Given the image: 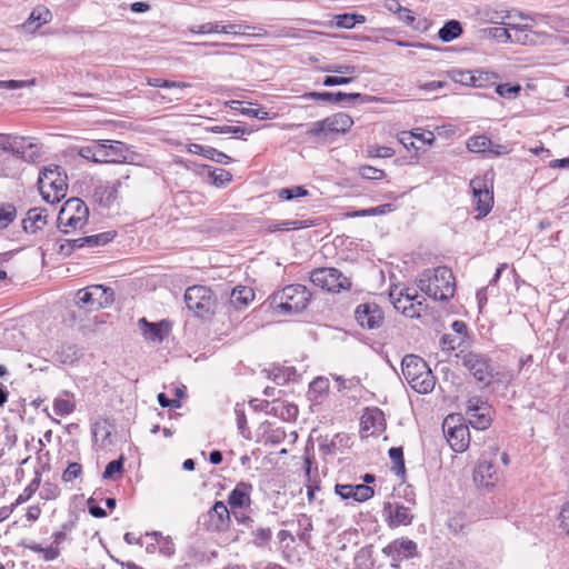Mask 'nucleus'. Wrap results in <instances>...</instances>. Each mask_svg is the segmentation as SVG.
<instances>
[{
    "instance_id": "27",
    "label": "nucleus",
    "mask_w": 569,
    "mask_h": 569,
    "mask_svg": "<svg viewBox=\"0 0 569 569\" xmlns=\"http://www.w3.org/2000/svg\"><path fill=\"white\" fill-rule=\"evenodd\" d=\"M109 162L123 163L128 161L129 148L126 143L117 140H103Z\"/></svg>"
},
{
    "instance_id": "42",
    "label": "nucleus",
    "mask_w": 569,
    "mask_h": 569,
    "mask_svg": "<svg viewBox=\"0 0 569 569\" xmlns=\"http://www.w3.org/2000/svg\"><path fill=\"white\" fill-rule=\"evenodd\" d=\"M40 482H41V475L39 472H36V477L23 490V493H21L18 497L17 505H20V503L29 500L33 496V493L39 489Z\"/></svg>"
},
{
    "instance_id": "2",
    "label": "nucleus",
    "mask_w": 569,
    "mask_h": 569,
    "mask_svg": "<svg viewBox=\"0 0 569 569\" xmlns=\"http://www.w3.org/2000/svg\"><path fill=\"white\" fill-rule=\"evenodd\" d=\"M401 368L406 381L415 391L425 395L433 390L436 379L422 358L407 355L401 361Z\"/></svg>"
},
{
    "instance_id": "31",
    "label": "nucleus",
    "mask_w": 569,
    "mask_h": 569,
    "mask_svg": "<svg viewBox=\"0 0 569 569\" xmlns=\"http://www.w3.org/2000/svg\"><path fill=\"white\" fill-rule=\"evenodd\" d=\"M462 33V27L459 21L450 20L439 30L438 36L443 42H450Z\"/></svg>"
},
{
    "instance_id": "57",
    "label": "nucleus",
    "mask_w": 569,
    "mask_h": 569,
    "mask_svg": "<svg viewBox=\"0 0 569 569\" xmlns=\"http://www.w3.org/2000/svg\"><path fill=\"white\" fill-rule=\"evenodd\" d=\"M520 86L519 84H516V86H511L509 83H502V84H498L496 87V92L500 96V97H505V98H511V97H515L516 94L519 93L520 91Z\"/></svg>"
},
{
    "instance_id": "7",
    "label": "nucleus",
    "mask_w": 569,
    "mask_h": 569,
    "mask_svg": "<svg viewBox=\"0 0 569 569\" xmlns=\"http://www.w3.org/2000/svg\"><path fill=\"white\" fill-rule=\"evenodd\" d=\"M184 301L197 317L206 318L213 312L216 303L212 291L204 286H192L186 290Z\"/></svg>"
},
{
    "instance_id": "1",
    "label": "nucleus",
    "mask_w": 569,
    "mask_h": 569,
    "mask_svg": "<svg viewBox=\"0 0 569 569\" xmlns=\"http://www.w3.org/2000/svg\"><path fill=\"white\" fill-rule=\"evenodd\" d=\"M418 286L428 297L439 301L449 300L456 291L452 271L447 267L426 269L419 278Z\"/></svg>"
},
{
    "instance_id": "34",
    "label": "nucleus",
    "mask_w": 569,
    "mask_h": 569,
    "mask_svg": "<svg viewBox=\"0 0 569 569\" xmlns=\"http://www.w3.org/2000/svg\"><path fill=\"white\" fill-rule=\"evenodd\" d=\"M51 19V12L46 7H38L30 13L24 27L31 29L33 22H38L33 30L38 29L41 24L47 23Z\"/></svg>"
},
{
    "instance_id": "53",
    "label": "nucleus",
    "mask_w": 569,
    "mask_h": 569,
    "mask_svg": "<svg viewBox=\"0 0 569 569\" xmlns=\"http://www.w3.org/2000/svg\"><path fill=\"white\" fill-rule=\"evenodd\" d=\"M487 34L498 41L509 42L510 30L508 26L506 28L493 27L485 30Z\"/></svg>"
},
{
    "instance_id": "15",
    "label": "nucleus",
    "mask_w": 569,
    "mask_h": 569,
    "mask_svg": "<svg viewBox=\"0 0 569 569\" xmlns=\"http://www.w3.org/2000/svg\"><path fill=\"white\" fill-rule=\"evenodd\" d=\"M383 515L390 528L409 526L413 520L410 509L398 502H385Z\"/></svg>"
},
{
    "instance_id": "23",
    "label": "nucleus",
    "mask_w": 569,
    "mask_h": 569,
    "mask_svg": "<svg viewBox=\"0 0 569 569\" xmlns=\"http://www.w3.org/2000/svg\"><path fill=\"white\" fill-rule=\"evenodd\" d=\"M383 426V415L380 410L368 412L361 417V431L366 437L379 433Z\"/></svg>"
},
{
    "instance_id": "13",
    "label": "nucleus",
    "mask_w": 569,
    "mask_h": 569,
    "mask_svg": "<svg viewBox=\"0 0 569 569\" xmlns=\"http://www.w3.org/2000/svg\"><path fill=\"white\" fill-rule=\"evenodd\" d=\"M355 318L360 327L368 330L380 328L385 320L383 312L376 302H363L357 306Z\"/></svg>"
},
{
    "instance_id": "48",
    "label": "nucleus",
    "mask_w": 569,
    "mask_h": 569,
    "mask_svg": "<svg viewBox=\"0 0 569 569\" xmlns=\"http://www.w3.org/2000/svg\"><path fill=\"white\" fill-rule=\"evenodd\" d=\"M451 78L461 84L465 86H471L475 84V77L473 71H467V70H453L451 72Z\"/></svg>"
},
{
    "instance_id": "30",
    "label": "nucleus",
    "mask_w": 569,
    "mask_h": 569,
    "mask_svg": "<svg viewBox=\"0 0 569 569\" xmlns=\"http://www.w3.org/2000/svg\"><path fill=\"white\" fill-rule=\"evenodd\" d=\"M253 299L254 291L249 287H237L230 296V302L237 309L247 307Z\"/></svg>"
},
{
    "instance_id": "29",
    "label": "nucleus",
    "mask_w": 569,
    "mask_h": 569,
    "mask_svg": "<svg viewBox=\"0 0 569 569\" xmlns=\"http://www.w3.org/2000/svg\"><path fill=\"white\" fill-rule=\"evenodd\" d=\"M43 210L33 208L27 212V218L22 220L24 231L34 233L47 223V216L42 214Z\"/></svg>"
},
{
    "instance_id": "4",
    "label": "nucleus",
    "mask_w": 569,
    "mask_h": 569,
    "mask_svg": "<svg viewBox=\"0 0 569 569\" xmlns=\"http://www.w3.org/2000/svg\"><path fill=\"white\" fill-rule=\"evenodd\" d=\"M89 220V208L79 198H70L67 200L58 214V228L63 233L71 230H82Z\"/></svg>"
},
{
    "instance_id": "54",
    "label": "nucleus",
    "mask_w": 569,
    "mask_h": 569,
    "mask_svg": "<svg viewBox=\"0 0 569 569\" xmlns=\"http://www.w3.org/2000/svg\"><path fill=\"white\" fill-rule=\"evenodd\" d=\"M480 410H491L490 406L480 397H472L467 401V415L479 412Z\"/></svg>"
},
{
    "instance_id": "21",
    "label": "nucleus",
    "mask_w": 569,
    "mask_h": 569,
    "mask_svg": "<svg viewBox=\"0 0 569 569\" xmlns=\"http://www.w3.org/2000/svg\"><path fill=\"white\" fill-rule=\"evenodd\" d=\"M532 27L533 24L508 23L510 30L509 42L525 46L536 43L535 37L537 33L532 31Z\"/></svg>"
},
{
    "instance_id": "56",
    "label": "nucleus",
    "mask_w": 569,
    "mask_h": 569,
    "mask_svg": "<svg viewBox=\"0 0 569 569\" xmlns=\"http://www.w3.org/2000/svg\"><path fill=\"white\" fill-rule=\"evenodd\" d=\"M122 468H123V461H122L121 458L110 461L106 466V469L103 471V475H102L103 479H111V478H113V476L116 473H120L122 471Z\"/></svg>"
},
{
    "instance_id": "11",
    "label": "nucleus",
    "mask_w": 569,
    "mask_h": 569,
    "mask_svg": "<svg viewBox=\"0 0 569 569\" xmlns=\"http://www.w3.org/2000/svg\"><path fill=\"white\" fill-rule=\"evenodd\" d=\"M477 219L486 217L493 206V192L489 189L486 179L476 177L470 181Z\"/></svg>"
},
{
    "instance_id": "61",
    "label": "nucleus",
    "mask_w": 569,
    "mask_h": 569,
    "mask_svg": "<svg viewBox=\"0 0 569 569\" xmlns=\"http://www.w3.org/2000/svg\"><path fill=\"white\" fill-rule=\"evenodd\" d=\"M249 29H253V27L246 26V24H238V23H232V24H227V26L221 27V31L224 33H232V34H240V36L247 34L246 30H249Z\"/></svg>"
},
{
    "instance_id": "41",
    "label": "nucleus",
    "mask_w": 569,
    "mask_h": 569,
    "mask_svg": "<svg viewBox=\"0 0 569 569\" xmlns=\"http://www.w3.org/2000/svg\"><path fill=\"white\" fill-rule=\"evenodd\" d=\"M74 410V403L66 398H57L53 401V411L57 416H68Z\"/></svg>"
},
{
    "instance_id": "6",
    "label": "nucleus",
    "mask_w": 569,
    "mask_h": 569,
    "mask_svg": "<svg viewBox=\"0 0 569 569\" xmlns=\"http://www.w3.org/2000/svg\"><path fill=\"white\" fill-rule=\"evenodd\" d=\"M457 357L477 381L482 382L485 386L490 385L493 378V367L486 355L475 351H461Z\"/></svg>"
},
{
    "instance_id": "35",
    "label": "nucleus",
    "mask_w": 569,
    "mask_h": 569,
    "mask_svg": "<svg viewBox=\"0 0 569 569\" xmlns=\"http://www.w3.org/2000/svg\"><path fill=\"white\" fill-rule=\"evenodd\" d=\"M327 96H329V99H326V102H332V103H340L342 101H356L360 100L361 102H368L370 100V97L363 96L358 92L352 93H346V92H326Z\"/></svg>"
},
{
    "instance_id": "12",
    "label": "nucleus",
    "mask_w": 569,
    "mask_h": 569,
    "mask_svg": "<svg viewBox=\"0 0 569 569\" xmlns=\"http://www.w3.org/2000/svg\"><path fill=\"white\" fill-rule=\"evenodd\" d=\"M203 527L210 532H221L230 525V513L223 501H216L207 513L202 516Z\"/></svg>"
},
{
    "instance_id": "37",
    "label": "nucleus",
    "mask_w": 569,
    "mask_h": 569,
    "mask_svg": "<svg viewBox=\"0 0 569 569\" xmlns=\"http://www.w3.org/2000/svg\"><path fill=\"white\" fill-rule=\"evenodd\" d=\"M67 177L64 172H62L59 166H50L44 168L39 176L38 179V188L46 184V181H56L58 178Z\"/></svg>"
},
{
    "instance_id": "20",
    "label": "nucleus",
    "mask_w": 569,
    "mask_h": 569,
    "mask_svg": "<svg viewBox=\"0 0 569 569\" xmlns=\"http://www.w3.org/2000/svg\"><path fill=\"white\" fill-rule=\"evenodd\" d=\"M252 485L241 481L231 490L228 496V503L232 509L246 508L251 505Z\"/></svg>"
},
{
    "instance_id": "14",
    "label": "nucleus",
    "mask_w": 569,
    "mask_h": 569,
    "mask_svg": "<svg viewBox=\"0 0 569 569\" xmlns=\"http://www.w3.org/2000/svg\"><path fill=\"white\" fill-rule=\"evenodd\" d=\"M382 552L391 558L393 569H399V562L417 556V545L409 539H396L382 549Z\"/></svg>"
},
{
    "instance_id": "3",
    "label": "nucleus",
    "mask_w": 569,
    "mask_h": 569,
    "mask_svg": "<svg viewBox=\"0 0 569 569\" xmlns=\"http://www.w3.org/2000/svg\"><path fill=\"white\" fill-rule=\"evenodd\" d=\"M310 298L311 293L306 286L289 284L271 296V305L283 313H297L307 308Z\"/></svg>"
},
{
    "instance_id": "49",
    "label": "nucleus",
    "mask_w": 569,
    "mask_h": 569,
    "mask_svg": "<svg viewBox=\"0 0 569 569\" xmlns=\"http://www.w3.org/2000/svg\"><path fill=\"white\" fill-rule=\"evenodd\" d=\"M148 84L152 86V87H160V88H180V89L190 87V84L187 82L168 81V80H162L159 78H149Z\"/></svg>"
},
{
    "instance_id": "33",
    "label": "nucleus",
    "mask_w": 569,
    "mask_h": 569,
    "mask_svg": "<svg viewBox=\"0 0 569 569\" xmlns=\"http://www.w3.org/2000/svg\"><path fill=\"white\" fill-rule=\"evenodd\" d=\"M467 416L471 427L478 430H485L491 423L490 410H480L479 412L475 411Z\"/></svg>"
},
{
    "instance_id": "40",
    "label": "nucleus",
    "mask_w": 569,
    "mask_h": 569,
    "mask_svg": "<svg viewBox=\"0 0 569 569\" xmlns=\"http://www.w3.org/2000/svg\"><path fill=\"white\" fill-rule=\"evenodd\" d=\"M209 174L212 178V182L217 187H224L232 180V174L220 168L208 167Z\"/></svg>"
},
{
    "instance_id": "38",
    "label": "nucleus",
    "mask_w": 569,
    "mask_h": 569,
    "mask_svg": "<svg viewBox=\"0 0 569 569\" xmlns=\"http://www.w3.org/2000/svg\"><path fill=\"white\" fill-rule=\"evenodd\" d=\"M116 236L113 231H107L98 234L83 237V241L86 242V247L94 248L109 243Z\"/></svg>"
},
{
    "instance_id": "60",
    "label": "nucleus",
    "mask_w": 569,
    "mask_h": 569,
    "mask_svg": "<svg viewBox=\"0 0 569 569\" xmlns=\"http://www.w3.org/2000/svg\"><path fill=\"white\" fill-rule=\"evenodd\" d=\"M353 77H338V76H327L323 79V86L326 87H335L342 86L351 82Z\"/></svg>"
},
{
    "instance_id": "64",
    "label": "nucleus",
    "mask_w": 569,
    "mask_h": 569,
    "mask_svg": "<svg viewBox=\"0 0 569 569\" xmlns=\"http://www.w3.org/2000/svg\"><path fill=\"white\" fill-rule=\"evenodd\" d=\"M395 210L393 204L391 203H385L378 207L369 208L367 209V217L370 216H378V214H386Z\"/></svg>"
},
{
    "instance_id": "62",
    "label": "nucleus",
    "mask_w": 569,
    "mask_h": 569,
    "mask_svg": "<svg viewBox=\"0 0 569 569\" xmlns=\"http://www.w3.org/2000/svg\"><path fill=\"white\" fill-rule=\"evenodd\" d=\"M240 113L248 117L258 118L261 120L269 119V112L262 108L252 109V108H242L240 109Z\"/></svg>"
},
{
    "instance_id": "59",
    "label": "nucleus",
    "mask_w": 569,
    "mask_h": 569,
    "mask_svg": "<svg viewBox=\"0 0 569 569\" xmlns=\"http://www.w3.org/2000/svg\"><path fill=\"white\" fill-rule=\"evenodd\" d=\"M234 413H236L238 429L242 435H244V431L247 429V418H246V412H244L243 406L240 403H237L234 407Z\"/></svg>"
},
{
    "instance_id": "50",
    "label": "nucleus",
    "mask_w": 569,
    "mask_h": 569,
    "mask_svg": "<svg viewBox=\"0 0 569 569\" xmlns=\"http://www.w3.org/2000/svg\"><path fill=\"white\" fill-rule=\"evenodd\" d=\"M359 174L363 179H369V180H380V179L385 178V171L383 170L377 169V168L371 167V166H362V167H360L359 168Z\"/></svg>"
},
{
    "instance_id": "28",
    "label": "nucleus",
    "mask_w": 569,
    "mask_h": 569,
    "mask_svg": "<svg viewBox=\"0 0 569 569\" xmlns=\"http://www.w3.org/2000/svg\"><path fill=\"white\" fill-rule=\"evenodd\" d=\"M34 147L36 146L31 143L27 138L13 136L10 152L23 160H31L33 157L38 156V152L32 151L29 153L28 149H32Z\"/></svg>"
},
{
    "instance_id": "25",
    "label": "nucleus",
    "mask_w": 569,
    "mask_h": 569,
    "mask_svg": "<svg viewBox=\"0 0 569 569\" xmlns=\"http://www.w3.org/2000/svg\"><path fill=\"white\" fill-rule=\"evenodd\" d=\"M188 151L194 154H201L204 158L216 161L218 163L228 164L232 161V159L228 154L212 147H203L199 143H190L188 146Z\"/></svg>"
},
{
    "instance_id": "19",
    "label": "nucleus",
    "mask_w": 569,
    "mask_h": 569,
    "mask_svg": "<svg viewBox=\"0 0 569 569\" xmlns=\"http://www.w3.org/2000/svg\"><path fill=\"white\" fill-rule=\"evenodd\" d=\"M67 190V177L58 178L56 181H46V184L39 187L43 200L49 203L61 201L66 197Z\"/></svg>"
},
{
    "instance_id": "32",
    "label": "nucleus",
    "mask_w": 569,
    "mask_h": 569,
    "mask_svg": "<svg viewBox=\"0 0 569 569\" xmlns=\"http://www.w3.org/2000/svg\"><path fill=\"white\" fill-rule=\"evenodd\" d=\"M336 27L341 29H352L357 23H363L366 17L359 13H341L335 16Z\"/></svg>"
},
{
    "instance_id": "18",
    "label": "nucleus",
    "mask_w": 569,
    "mask_h": 569,
    "mask_svg": "<svg viewBox=\"0 0 569 569\" xmlns=\"http://www.w3.org/2000/svg\"><path fill=\"white\" fill-rule=\"evenodd\" d=\"M142 336L150 342H162L170 332V323L167 320L149 322L146 318L139 320Z\"/></svg>"
},
{
    "instance_id": "22",
    "label": "nucleus",
    "mask_w": 569,
    "mask_h": 569,
    "mask_svg": "<svg viewBox=\"0 0 569 569\" xmlns=\"http://www.w3.org/2000/svg\"><path fill=\"white\" fill-rule=\"evenodd\" d=\"M493 142L486 136H473L467 142V148L471 152H486L492 153L495 156L505 154L508 152L506 146H499L501 150H493Z\"/></svg>"
},
{
    "instance_id": "9",
    "label": "nucleus",
    "mask_w": 569,
    "mask_h": 569,
    "mask_svg": "<svg viewBox=\"0 0 569 569\" xmlns=\"http://www.w3.org/2000/svg\"><path fill=\"white\" fill-rule=\"evenodd\" d=\"M311 282L331 292H339L340 290H349L351 288V281L345 277L336 268H319L311 272Z\"/></svg>"
},
{
    "instance_id": "52",
    "label": "nucleus",
    "mask_w": 569,
    "mask_h": 569,
    "mask_svg": "<svg viewBox=\"0 0 569 569\" xmlns=\"http://www.w3.org/2000/svg\"><path fill=\"white\" fill-rule=\"evenodd\" d=\"M253 543L257 547H263L272 537V532L269 528H258L252 531Z\"/></svg>"
},
{
    "instance_id": "58",
    "label": "nucleus",
    "mask_w": 569,
    "mask_h": 569,
    "mask_svg": "<svg viewBox=\"0 0 569 569\" xmlns=\"http://www.w3.org/2000/svg\"><path fill=\"white\" fill-rule=\"evenodd\" d=\"M94 162L96 163H107L109 162L106 142L103 140L96 141V151H94Z\"/></svg>"
},
{
    "instance_id": "43",
    "label": "nucleus",
    "mask_w": 569,
    "mask_h": 569,
    "mask_svg": "<svg viewBox=\"0 0 569 569\" xmlns=\"http://www.w3.org/2000/svg\"><path fill=\"white\" fill-rule=\"evenodd\" d=\"M475 84L473 87H486L488 83H496L498 76L493 72H486L481 70L473 71Z\"/></svg>"
},
{
    "instance_id": "51",
    "label": "nucleus",
    "mask_w": 569,
    "mask_h": 569,
    "mask_svg": "<svg viewBox=\"0 0 569 569\" xmlns=\"http://www.w3.org/2000/svg\"><path fill=\"white\" fill-rule=\"evenodd\" d=\"M82 472V467L78 462H70L67 467V469L62 473V481L64 482H71L76 478H78Z\"/></svg>"
},
{
    "instance_id": "8",
    "label": "nucleus",
    "mask_w": 569,
    "mask_h": 569,
    "mask_svg": "<svg viewBox=\"0 0 569 569\" xmlns=\"http://www.w3.org/2000/svg\"><path fill=\"white\" fill-rule=\"evenodd\" d=\"M113 301V291L102 284L81 289L76 295V303L80 308L98 310L106 308Z\"/></svg>"
},
{
    "instance_id": "5",
    "label": "nucleus",
    "mask_w": 569,
    "mask_h": 569,
    "mask_svg": "<svg viewBox=\"0 0 569 569\" xmlns=\"http://www.w3.org/2000/svg\"><path fill=\"white\" fill-rule=\"evenodd\" d=\"M445 437L456 452H465L470 443L468 426L459 415H449L442 423Z\"/></svg>"
},
{
    "instance_id": "47",
    "label": "nucleus",
    "mask_w": 569,
    "mask_h": 569,
    "mask_svg": "<svg viewBox=\"0 0 569 569\" xmlns=\"http://www.w3.org/2000/svg\"><path fill=\"white\" fill-rule=\"evenodd\" d=\"M323 71L338 74H349L355 78L357 68L353 64H329L323 68Z\"/></svg>"
},
{
    "instance_id": "36",
    "label": "nucleus",
    "mask_w": 569,
    "mask_h": 569,
    "mask_svg": "<svg viewBox=\"0 0 569 569\" xmlns=\"http://www.w3.org/2000/svg\"><path fill=\"white\" fill-rule=\"evenodd\" d=\"M17 218V208L12 203H0V230L6 229Z\"/></svg>"
},
{
    "instance_id": "16",
    "label": "nucleus",
    "mask_w": 569,
    "mask_h": 569,
    "mask_svg": "<svg viewBox=\"0 0 569 569\" xmlns=\"http://www.w3.org/2000/svg\"><path fill=\"white\" fill-rule=\"evenodd\" d=\"M473 481L479 487L492 488L498 481L493 459L483 455L473 470Z\"/></svg>"
},
{
    "instance_id": "26",
    "label": "nucleus",
    "mask_w": 569,
    "mask_h": 569,
    "mask_svg": "<svg viewBox=\"0 0 569 569\" xmlns=\"http://www.w3.org/2000/svg\"><path fill=\"white\" fill-rule=\"evenodd\" d=\"M393 297H395V293L391 291L390 298L392 299L393 307L397 310H401L405 315H407L409 317L415 316V312H411V310L413 309L412 301L417 297V293L412 289H410V288L402 289L399 292V297L397 299H395Z\"/></svg>"
},
{
    "instance_id": "55",
    "label": "nucleus",
    "mask_w": 569,
    "mask_h": 569,
    "mask_svg": "<svg viewBox=\"0 0 569 569\" xmlns=\"http://www.w3.org/2000/svg\"><path fill=\"white\" fill-rule=\"evenodd\" d=\"M368 154L376 158H391L395 150L386 146H370L368 147Z\"/></svg>"
},
{
    "instance_id": "46",
    "label": "nucleus",
    "mask_w": 569,
    "mask_h": 569,
    "mask_svg": "<svg viewBox=\"0 0 569 569\" xmlns=\"http://www.w3.org/2000/svg\"><path fill=\"white\" fill-rule=\"evenodd\" d=\"M212 133H221V134H244L248 132L247 128L240 126H214L208 129Z\"/></svg>"
},
{
    "instance_id": "24",
    "label": "nucleus",
    "mask_w": 569,
    "mask_h": 569,
    "mask_svg": "<svg viewBox=\"0 0 569 569\" xmlns=\"http://www.w3.org/2000/svg\"><path fill=\"white\" fill-rule=\"evenodd\" d=\"M81 349L76 345L63 343L54 352V360L61 365H74L82 357Z\"/></svg>"
},
{
    "instance_id": "39",
    "label": "nucleus",
    "mask_w": 569,
    "mask_h": 569,
    "mask_svg": "<svg viewBox=\"0 0 569 569\" xmlns=\"http://www.w3.org/2000/svg\"><path fill=\"white\" fill-rule=\"evenodd\" d=\"M389 457L393 462L392 470L396 475L405 473V460H403V451L401 447H392L389 449Z\"/></svg>"
},
{
    "instance_id": "10",
    "label": "nucleus",
    "mask_w": 569,
    "mask_h": 569,
    "mask_svg": "<svg viewBox=\"0 0 569 569\" xmlns=\"http://www.w3.org/2000/svg\"><path fill=\"white\" fill-rule=\"evenodd\" d=\"M353 124L352 118L343 112H338L321 121H317L312 123L311 128L308 130V134L310 136H321L327 132L330 133H346Z\"/></svg>"
},
{
    "instance_id": "63",
    "label": "nucleus",
    "mask_w": 569,
    "mask_h": 569,
    "mask_svg": "<svg viewBox=\"0 0 569 569\" xmlns=\"http://www.w3.org/2000/svg\"><path fill=\"white\" fill-rule=\"evenodd\" d=\"M559 519V527L569 536V501L562 507Z\"/></svg>"
},
{
    "instance_id": "44",
    "label": "nucleus",
    "mask_w": 569,
    "mask_h": 569,
    "mask_svg": "<svg viewBox=\"0 0 569 569\" xmlns=\"http://www.w3.org/2000/svg\"><path fill=\"white\" fill-rule=\"evenodd\" d=\"M60 496V488L57 483L46 481L40 490V498L44 500H54Z\"/></svg>"
},
{
    "instance_id": "17",
    "label": "nucleus",
    "mask_w": 569,
    "mask_h": 569,
    "mask_svg": "<svg viewBox=\"0 0 569 569\" xmlns=\"http://www.w3.org/2000/svg\"><path fill=\"white\" fill-rule=\"evenodd\" d=\"M335 492L341 499H353L357 502H363L373 497L375 490L368 485H341L335 486Z\"/></svg>"
},
{
    "instance_id": "45",
    "label": "nucleus",
    "mask_w": 569,
    "mask_h": 569,
    "mask_svg": "<svg viewBox=\"0 0 569 569\" xmlns=\"http://www.w3.org/2000/svg\"><path fill=\"white\" fill-rule=\"evenodd\" d=\"M308 194V190L301 186L292 187V188H282L278 191L279 198L283 200H291L298 197H305Z\"/></svg>"
}]
</instances>
